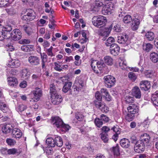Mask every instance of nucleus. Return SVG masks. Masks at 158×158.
<instances>
[{"label": "nucleus", "instance_id": "f257e3e1", "mask_svg": "<svg viewBox=\"0 0 158 158\" xmlns=\"http://www.w3.org/2000/svg\"><path fill=\"white\" fill-rule=\"evenodd\" d=\"M95 97L94 104L96 107L99 108L103 112H107L109 111L108 108L105 103L102 102V97L99 91L96 92Z\"/></svg>", "mask_w": 158, "mask_h": 158}, {"label": "nucleus", "instance_id": "f03ea898", "mask_svg": "<svg viewBox=\"0 0 158 158\" xmlns=\"http://www.w3.org/2000/svg\"><path fill=\"white\" fill-rule=\"evenodd\" d=\"M50 90L52 103L54 105H58L62 101V97L57 93L56 87L54 84L50 86Z\"/></svg>", "mask_w": 158, "mask_h": 158}, {"label": "nucleus", "instance_id": "7ed1b4c3", "mask_svg": "<svg viewBox=\"0 0 158 158\" xmlns=\"http://www.w3.org/2000/svg\"><path fill=\"white\" fill-rule=\"evenodd\" d=\"M106 22V18L102 15L94 16L92 19V22L94 25L99 28L104 26Z\"/></svg>", "mask_w": 158, "mask_h": 158}, {"label": "nucleus", "instance_id": "20e7f679", "mask_svg": "<svg viewBox=\"0 0 158 158\" xmlns=\"http://www.w3.org/2000/svg\"><path fill=\"white\" fill-rule=\"evenodd\" d=\"M2 27L0 24V41H2L4 39H8L10 37L8 36L10 35L8 32L11 31L12 29L10 25L6 26L4 28Z\"/></svg>", "mask_w": 158, "mask_h": 158}, {"label": "nucleus", "instance_id": "39448f33", "mask_svg": "<svg viewBox=\"0 0 158 158\" xmlns=\"http://www.w3.org/2000/svg\"><path fill=\"white\" fill-rule=\"evenodd\" d=\"M105 65V64L102 61H97L95 60H92L91 61V66L92 68L94 73L97 74L98 73L97 68L101 71Z\"/></svg>", "mask_w": 158, "mask_h": 158}, {"label": "nucleus", "instance_id": "423d86ee", "mask_svg": "<svg viewBox=\"0 0 158 158\" xmlns=\"http://www.w3.org/2000/svg\"><path fill=\"white\" fill-rule=\"evenodd\" d=\"M36 14L35 12L31 9H28L27 10L26 14L21 15V18L23 20L30 21L34 19L35 18Z\"/></svg>", "mask_w": 158, "mask_h": 158}, {"label": "nucleus", "instance_id": "0eeeda50", "mask_svg": "<svg viewBox=\"0 0 158 158\" xmlns=\"http://www.w3.org/2000/svg\"><path fill=\"white\" fill-rule=\"evenodd\" d=\"M105 86L108 88H110L113 86L116 82L115 78L111 75H108L104 77Z\"/></svg>", "mask_w": 158, "mask_h": 158}, {"label": "nucleus", "instance_id": "6e6552de", "mask_svg": "<svg viewBox=\"0 0 158 158\" xmlns=\"http://www.w3.org/2000/svg\"><path fill=\"white\" fill-rule=\"evenodd\" d=\"M33 94L34 95V98L30 101L33 102H36L38 101L42 95V91L40 89L36 88L35 90L32 91Z\"/></svg>", "mask_w": 158, "mask_h": 158}, {"label": "nucleus", "instance_id": "1a4fd4ad", "mask_svg": "<svg viewBox=\"0 0 158 158\" xmlns=\"http://www.w3.org/2000/svg\"><path fill=\"white\" fill-rule=\"evenodd\" d=\"M21 31L18 29H15L10 34V36L14 40H18L20 39L22 37Z\"/></svg>", "mask_w": 158, "mask_h": 158}, {"label": "nucleus", "instance_id": "9d476101", "mask_svg": "<svg viewBox=\"0 0 158 158\" xmlns=\"http://www.w3.org/2000/svg\"><path fill=\"white\" fill-rule=\"evenodd\" d=\"M127 110L129 113H133L135 114L138 113L139 111V107L137 104L133 103L129 105Z\"/></svg>", "mask_w": 158, "mask_h": 158}, {"label": "nucleus", "instance_id": "9b49d317", "mask_svg": "<svg viewBox=\"0 0 158 158\" xmlns=\"http://www.w3.org/2000/svg\"><path fill=\"white\" fill-rule=\"evenodd\" d=\"M119 50V47L116 44H111L110 48V53L114 56H116L118 54Z\"/></svg>", "mask_w": 158, "mask_h": 158}, {"label": "nucleus", "instance_id": "f8f14e48", "mask_svg": "<svg viewBox=\"0 0 158 158\" xmlns=\"http://www.w3.org/2000/svg\"><path fill=\"white\" fill-rule=\"evenodd\" d=\"M28 61L30 64L33 65H37L40 64V59L37 56H31L28 58Z\"/></svg>", "mask_w": 158, "mask_h": 158}, {"label": "nucleus", "instance_id": "ddd939ff", "mask_svg": "<svg viewBox=\"0 0 158 158\" xmlns=\"http://www.w3.org/2000/svg\"><path fill=\"white\" fill-rule=\"evenodd\" d=\"M63 122L62 119L58 116H56L52 118V124L57 128H60L61 127Z\"/></svg>", "mask_w": 158, "mask_h": 158}, {"label": "nucleus", "instance_id": "4468645a", "mask_svg": "<svg viewBox=\"0 0 158 158\" xmlns=\"http://www.w3.org/2000/svg\"><path fill=\"white\" fill-rule=\"evenodd\" d=\"M140 87L142 90L146 91L148 90L151 87L150 82L148 81H143L140 82Z\"/></svg>", "mask_w": 158, "mask_h": 158}, {"label": "nucleus", "instance_id": "2eb2a0df", "mask_svg": "<svg viewBox=\"0 0 158 158\" xmlns=\"http://www.w3.org/2000/svg\"><path fill=\"white\" fill-rule=\"evenodd\" d=\"M133 96L136 98L139 99L141 96V93L139 88L138 86L134 87L132 90Z\"/></svg>", "mask_w": 158, "mask_h": 158}, {"label": "nucleus", "instance_id": "dca6fc26", "mask_svg": "<svg viewBox=\"0 0 158 158\" xmlns=\"http://www.w3.org/2000/svg\"><path fill=\"white\" fill-rule=\"evenodd\" d=\"M110 33V30L108 28L100 29L98 31V35L100 36L108 37Z\"/></svg>", "mask_w": 158, "mask_h": 158}, {"label": "nucleus", "instance_id": "f3484780", "mask_svg": "<svg viewBox=\"0 0 158 158\" xmlns=\"http://www.w3.org/2000/svg\"><path fill=\"white\" fill-rule=\"evenodd\" d=\"M12 134L13 137L17 139L21 137L22 133L20 129L15 128L12 130Z\"/></svg>", "mask_w": 158, "mask_h": 158}, {"label": "nucleus", "instance_id": "a211bd4d", "mask_svg": "<svg viewBox=\"0 0 158 158\" xmlns=\"http://www.w3.org/2000/svg\"><path fill=\"white\" fill-rule=\"evenodd\" d=\"M14 127L10 124H6L2 128V132L5 134H8L12 131Z\"/></svg>", "mask_w": 158, "mask_h": 158}, {"label": "nucleus", "instance_id": "6ab92c4d", "mask_svg": "<svg viewBox=\"0 0 158 158\" xmlns=\"http://www.w3.org/2000/svg\"><path fill=\"white\" fill-rule=\"evenodd\" d=\"M131 21L132 23L131 25V29L133 31L137 30L139 27L140 23L139 19L135 18Z\"/></svg>", "mask_w": 158, "mask_h": 158}, {"label": "nucleus", "instance_id": "aec40b11", "mask_svg": "<svg viewBox=\"0 0 158 158\" xmlns=\"http://www.w3.org/2000/svg\"><path fill=\"white\" fill-rule=\"evenodd\" d=\"M102 95L105 98V99L108 101L111 100V97L109 95L108 92L106 89L102 88L101 90Z\"/></svg>", "mask_w": 158, "mask_h": 158}, {"label": "nucleus", "instance_id": "412c9836", "mask_svg": "<svg viewBox=\"0 0 158 158\" xmlns=\"http://www.w3.org/2000/svg\"><path fill=\"white\" fill-rule=\"evenodd\" d=\"M151 99L153 105L156 106H158V91H157L152 94Z\"/></svg>", "mask_w": 158, "mask_h": 158}, {"label": "nucleus", "instance_id": "4be33fe9", "mask_svg": "<svg viewBox=\"0 0 158 158\" xmlns=\"http://www.w3.org/2000/svg\"><path fill=\"white\" fill-rule=\"evenodd\" d=\"M120 144L123 148H128L130 146V142L128 139L126 138H123L121 140Z\"/></svg>", "mask_w": 158, "mask_h": 158}, {"label": "nucleus", "instance_id": "5701e85b", "mask_svg": "<svg viewBox=\"0 0 158 158\" xmlns=\"http://www.w3.org/2000/svg\"><path fill=\"white\" fill-rule=\"evenodd\" d=\"M128 38V37L127 35L123 34L122 35L118 37L117 41L120 44H125L127 41Z\"/></svg>", "mask_w": 158, "mask_h": 158}, {"label": "nucleus", "instance_id": "b1692460", "mask_svg": "<svg viewBox=\"0 0 158 158\" xmlns=\"http://www.w3.org/2000/svg\"><path fill=\"white\" fill-rule=\"evenodd\" d=\"M141 139L140 140L143 142L146 145H147L150 141V137L149 135L147 133L141 135Z\"/></svg>", "mask_w": 158, "mask_h": 158}, {"label": "nucleus", "instance_id": "393cba45", "mask_svg": "<svg viewBox=\"0 0 158 158\" xmlns=\"http://www.w3.org/2000/svg\"><path fill=\"white\" fill-rule=\"evenodd\" d=\"M20 65L19 61L18 60H12L9 62L8 66L9 67H18Z\"/></svg>", "mask_w": 158, "mask_h": 158}, {"label": "nucleus", "instance_id": "a878e982", "mask_svg": "<svg viewBox=\"0 0 158 158\" xmlns=\"http://www.w3.org/2000/svg\"><path fill=\"white\" fill-rule=\"evenodd\" d=\"M151 60L153 63H157L158 62V54L155 52H151L149 56Z\"/></svg>", "mask_w": 158, "mask_h": 158}, {"label": "nucleus", "instance_id": "bb28decb", "mask_svg": "<svg viewBox=\"0 0 158 158\" xmlns=\"http://www.w3.org/2000/svg\"><path fill=\"white\" fill-rule=\"evenodd\" d=\"M7 79L8 84L10 86H15L18 84L17 79L14 77H8Z\"/></svg>", "mask_w": 158, "mask_h": 158}, {"label": "nucleus", "instance_id": "cd10ccee", "mask_svg": "<svg viewBox=\"0 0 158 158\" xmlns=\"http://www.w3.org/2000/svg\"><path fill=\"white\" fill-rule=\"evenodd\" d=\"M145 145H146L143 142L139 140L136 142L135 144L134 148L135 149L137 150L136 148L138 147V148L141 151H143L145 148Z\"/></svg>", "mask_w": 158, "mask_h": 158}, {"label": "nucleus", "instance_id": "c85d7f7f", "mask_svg": "<svg viewBox=\"0 0 158 158\" xmlns=\"http://www.w3.org/2000/svg\"><path fill=\"white\" fill-rule=\"evenodd\" d=\"M143 49L146 52H149L153 48V45L150 43H144L143 45Z\"/></svg>", "mask_w": 158, "mask_h": 158}, {"label": "nucleus", "instance_id": "c756f323", "mask_svg": "<svg viewBox=\"0 0 158 158\" xmlns=\"http://www.w3.org/2000/svg\"><path fill=\"white\" fill-rule=\"evenodd\" d=\"M22 77L25 79H27L30 77V72L29 69L27 68L23 69L22 71Z\"/></svg>", "mask_w": 158, "mask_h": 158}, {"label": "nucleus", "instance_id": "7c9ffc66", "mask_svg": "<svg viewBox=\"0 0 158 158\" xmlns=\"http://www.w3.org/2000/svg\"><path fill=\"white\" fill-rule=\"evenodd\" d=\"M103 7L102 10V14L104 15H109L111 14V9L108 5H106Z\"/></svg>", "mask_w": 158, "mask_h": 158}, {"label": "nucleus", "instance_id": "2f4dec72", "mask_svg": "<svg viewBox=\"0 0 158 158\" xmlns=\"http://www.w3.org/2000/svg\"><path fill=\"white\" fill-rule=\"evenodd\" d=\"M72 83L71 82H67L65 83L62 89V91L64 93H66L68 91L71 90Z\"/></svg>", "mask_w": 158, "mask_h": 158}, {"label": "nucleus", "instance_id": "473e14b6", "mask_svg": "<svg viewBox=\"0 0 158 158\" xmlns=\"http://www.w3.org/2000/svg\"><path fill=\"white\" fill-rule=\"evenodd\" d=\"M55 144L57 146L61 147L63 144V142L61 138L59 136L56 137L54 139Z\"/></svg>", "mask_w": 158, "mask_h": 158}, {"label": "nucleus", "instance_id": "72a5a7b5", "mask_svg": "<svg viewBox=\"0 0 158 158\" xmlns=\"http://www.w3.org/2000/svg\"><path fill=\"white\" fill-rule=\"evenodd\" d=\"M104 61L106 64L109 65H111L113 64V60L110 56H106L104 58Z\"/></svg>", "mask_w": 158, "mask_h": 158}, {"label": "nucleus", "instance_id": "f704fd0d", "mask_svg": "<svg viewBox=\"0 0 158 158\" xmlns=\"http://www.w3.org/2000/svg\"><path fill=\"white\" fill-rule=\"evenodd\" d=\"M137 74L133 72H130L128 73V77L132 82H134L137 78Z\"/></svg>", "mask_w": 158, "mask_h": 158}, {"label": "nucleus", "instance_id": "c9c22d12", "mask_svg": "<svg viewBox=\"0 0 158 158\" xmlns=\"http://www.w3.org/2000/svg\"><path fill=\"white\" fill-rule=\"evenodd\" d=\"M8 154L9 155H16L18 156L20 153V152L18 151V150L15 148L8 149Z\"/></svg>", "mask_w": 158, "mask_h": 158}, {"label": "nucleus", "instance_id": "e433bc0d", "mask_svg": "<svg viewBox=\"0 0 158 158\" xmlns=\"http://www.w3.org/2000/svg\"><path fill=\"white\" fill-rule=\"evenodd\" d=\"M105 0H95V6L94 8L100 7L105 6L106 3L104 2Z\"/></svg>", "mask_w": 158, "mask_h": 158}, {"label": "nucleus", "instance_id": "4c0bfd02", "mask_svg": "<svg viewBox=\"0 0 158 158\" xmlns=\"http://www.w3.org/2000/svg\"><path fill=\"white\" fill-rule=\"evenodd\" d=\"M147 39L149 41L153 40L155 37L154 33L152 31L148 32L145 35Z\"/></svg>", "mask_w": 158, "mask_h": 158}, {"label": "nucleus", "instance_id": "58836bf2", "mask_svg": "<svg viewBox=\"0 0 158 158\" xmlns=\"http://www.w3.org/2000/svg\"><path fill=\"white\" fill-rule=\"evenodd\" d=\"M135 114L128 112L125 116V118L127 121L130 122L133 120Z\"/></svg>", "mask_w": 158, "mask_h": 158}, {"label": "nucleus", "instance_id": "ea45409f", "mask_svg": "<svg viewBox=\"0 0 158 158\" xmlns=\"http://www.w3.org/2000/svg\"><path fill=\"white\" fill-rule=\"evenodd\" d=\"M46 143L52 147L55 146L54 139L52 138H48L46 140Z\"/></svg>", "mask_w": 158, "mask_h": 158}, {"label": "nucleus", "instance_id": "a19ab883", "mask_svg": "<svg viewBox=\"0 0 158 158\" xmlns=\"http://www.w3.org/2000/svg\"><path fill=\"white\" fill-rule=\"evenodd\" d=\"M7 76H10L11 75H15L16 74V73L18 72L16 71L15 69H11L10 68H9L7 69Z\"/></svg>", "mask_w": 158, "mask_h": 158}, {"label": "nucleus", "instance_id": "79ce46f5", "mask_svg": "<svg viewBox=\"0 0 158 158\" xmlns=\"http://www.w3.org/2000/svg\"><path fill=\"white\" fill-rule=\"evenodd\" d=\"M75 117L78 121H81L83 120L84 116L81 113L78 112L76 113Z\"/></svg>", "mask_w": 158, "mask_h": 158}, {"label": "nucleus", "instance_id": "37998d69", "mask_svg": "<svg viewBox=\"0 0 158 158\" xmlns=\"http://www.w3.org/2000/svg\"><path fill=\"white\" fill-rule=\"evenodd\" d=\"M112 151L113 152L114 155L117 156H118L119 154V146L117 145L115 147H114L112 148Z\"/></svg>", "mask_w": 158, "mask_h": 158}, {"label": "nucleus", "instance_id": "c03bdc74", "mask_svg": "<svg viewBox=\"0 0 158 158\" xmlns=\"http://www.w3.org/2000/svg\"><path fill=\"white\" fill-rule=\"evenodd\" d=\"M94 123L98 127H100L103 124V122L101 118H96L94 120Z\"/></svg>", "mask_w": 158, "mask_h": 158}, {"label": "nucleus", "instance_id": "a18cd8bd", "mask_svg": "<svg viewBox=\"0 0 158 158\" xmlns=\"http://www.w3.org/2000/svg\"><path fill=\"white\" fill-rule=\"evenodd\" d=\"M26 109L27 106L23 104L19 105L16 108L17 110L20 112H22Z\"/></svg>", "mask_w": 158, "mask_h": 158}, {"label": "nucleus", "instance_id": "49530a36", "mask_svg": "<svg viewBox=\"0 0 158 158\" xmlns=\"http://www.w3.org/2000/svg\"><path fill=\"white\" fill-rule=\"evenodd\" d=\"M0 110L3 113H6L8 110L7 105L3 103H0Z\"/></svg>", "mask_w": 158, "mask_h": 158}, {"label": "nucleus", "instance_id": "de8ad7c7", "mask_svg": "<svg viewBox=\"0 0 158 158\" xmlns=\"http://www.w3.org/2000/svg\"><path fill=\"white\" fill-rule=\"evenodd\" d=\"M132 21L131 17L130 15H126L123 19V22L126 23H130Z\"/></svg>", "mask_w": 158, "mask_h": 158}, {"label": "nucleus", "instance_id": "09e8293b", "mask_svg": "<svg viewBox=\"0 0 158 158\" xmlns=\"http://www.w3.org/2000/svg\"><path fill=\"white\" fill-rule=\"evenodd\" d=\"M79 84L80 85L79 87L75 86H74V90L75 92H77L79 91V89L80 90L82 88L84 85V83L83 81H78Z\"/></svg>", "mask_w": 158, "mask_h": 158}, {"label": "nucleus", "instance_id": "8fccbe9b", "mask_svg": "<svg viewBox=\"0 0 158 158\" xmlns=\"http://www.w3.org/2000/svg\"><path fill=\"white\" fill-rule=\"evenodd\" d=\"M114 41L115 40L114 38L112 37H110L108 38V39L106 40L105 44L107 46H110V45H111V43L114 42Z\"/></svg>", "mask_w": 158, "mask_h": 158}, {"label": "nucleus", "instance_id": "3c124183", "mask_svg": "<svg viewBox=\"0 0 158 158\" xmlns=\"http://www.w3.org/2000/svg\"><path fill=\"white\" fill-rule=\"evenodd\" d=\"M6 142L8 145L10 146H13L16 143L15 140L10 138H7L6 139Z\"/></svg>", "mask_w": 158, "mask_h": 158}, {"label": "nucleus", "instance_id": "603ef678", "mask_svg": "<svg viewBox=\"0 0 158 158\" xmlns=\"http://www.w3.org/2000/svg\"><path fill=\"white\" fill-rule=\"evenodd\" d=\"M107 135L106 134L102 132L101 134V137L102 140L105 143L107 142L108 140Z\"/></svg>", "mask_w": 158, "mask_h": 158}, {"label": "nucleus", "instance_id": "864d4df0", "mask_svg": "<svg viewBox=\"0 0 158 158\" xmlns=\"http://www.w3.org/2000/svg\"><path fill=\"white\" fill-rule=\"evenodd\" d=\"M134 98L133 97L131 96H128L127 97L125 100V102L126 103L129 105L132 104L134 103L133 102L134 101Z\"/></svg>", "mask_w": 158, "mask_h": 158}, {"label": "nucleus", "instance_id": "5fc2aeb1", "mask_svg": "<svg viewBox=\"0 0 158 158\" xmlns=\"http://www.w3.org/2000/svg\"><path fill=\"white\" fill-rule=\"evenodd\" d=\"M59 62H60L58 61L54 63L55 67L54 68L55 70L60 72L62 71V69L61 68V66L58 63Z\"/></svg>", "mask_w": 158, "mask_h": 158}, {"label": "nucleus", "instance_id": "6e6d98bb", "mask_svg": "<svg viewBox=\"0 0 158 158\" xmlns=\"http://www.w3.org/2000/svg\"><path fill=\"white\" fill-rule=\"evenodd\" d=\"M23 29L26 33L28 35L30 33V28L26 25H24L23 26Z\"/></svg>", "mask_w": 158, "mask_h": 158}, {"label": "nucleus", "instance_id": "4d7b16f0", "mask_svg": "<svg viewBox=\"0 0 158 158\" xmlns=\"http://www.w3.org/2000/svg\"><path fill=\"white\" fill-rule=\"evenodd\" d=\"M70 127L69 125L65 124L63 122L61 127H60V128H62L63 129H64V131H67L69 130Z\"/></svg>", "mask_w": 158, "mask_h": 158}, {"label": "nucleus", "instance_id": "13d9d810", "mask_svg": "<svg viewBox=\"0 0 158 158\" xmlns=\"http://www.w3.org/2000/svg\"><path fill=\"white\" fill-rule=\"evenodd\" d=\"M111 130L115 132L116 134H119L120 133V129L118 127H116L115 126H114L112 128Z\"/></svg>", "mask_w": 158, "mask_h": 158}, {"label": "nucleus", "instance_id": "bf43d9fd", "mask_svg": "<svg viewBox=\"0 0 158 158\" xmlns=\"http://www.w3.org/2000/svg\"><path fill=\"white\" fill-rule=\"evenodd\" d=\"M100 118L102 121L103 120L106 122H108L109 119L107 116L103 114H102L101 115Z\"/></svg>", "mask_w": 158, "mask_h": 158}, {"label": "nucleus", "instance_id": "052dcab7", "mask_svg": "<svg viewBox=\"0 0 158 158\" xmlns=\"http://www.w3.org/2000/svg\"><path fill=\"white\" fill-rule=\"evenodd\" d=\"M0 153L3 155H6L8 154V149L7 148H2L0 150Z\"/></svg>", "mask_w": 158, "mask_h": 158}, {"label": "nucleus", "instance_id": "680f3d73", "mask_svg": "<svg viewBox=\"0 0 158 158\" xmlns=\"http://www.w3.org/2000/svg\"><path fill=\"white\" fill-rule=\"evenodd\" d=\"M7 3L6 0H0V7H5Z\"/></svg>", "mask_w": 158, "mask_h": 158}, {"label": "nucleus", "instance_id": "e2e57ef3", "mask_svg": "<svg viewBox=\"0 0 158 158\" xmlns=\"http://www.w3.org/2000/svg\"><path fill=\"white\" fill-rule=\"evenodd\" d=\"M20 43L23 44H28L30 43V41L28 39H23L20 41Z\"/></svg>", "mask_w": 158, "mask_h": 158}, {"label": "nucleus", "instance_id": "0e129e2a", "mask_svg": "<svg viewBox=\"0 0 158 158\" xmlns=\"http://www.w3.org/2000/svg\"><path fill=\"white\" fill-rule=\"evenodd\" d=\"M53 48V47L51 46L47 50V54L48 56H53V53L52 52V50Z\"/></svg>", "mask_w": 158, "mask_h": 158}, {"label": "nucleus", "instance_id": "69168bd1", "mask_svg": "<svg viewBox=\"0 0 158 158\" xmlns=\"http://www.w3.org/2000/svg\"><path fill=\"white\" fill-rule=\"evenodd\" d=\"M102 130L104 133L106 134V132L110 130V129L106 126H104L102 128Z\"/></svg>", "mask_w": 158, "mask_h": 158}, {"label": "nucleus", "instance_id": "338daca9", "mask_svg": "<svg viewBox=\"0 0 158 158\" xmlns=\"http://www.w3.org/2000/svg\"><path fill=\"white\" fill-rule=\"evenodd\" d=\"M21 49L24 52L29 51L30 49L27 45H23L21 47Z\"/></svg>", "mask_w": 158, "mask_h": 158}, {"label": "nucleus", "instance_id": "774afa93", "mask_svg": "<svg viewBox=\"0 0 158 158\" xmlns=\"http://www.w3.org/2000/svg\"><path fill=\"white\" fill-rule=\"evenodd\" d=\"M27 82L25 81H23L20 84V86L22 88H24L27 86Z\"/></svg>", "mask_w": 158, "mask_h": 158}]
</instances>
